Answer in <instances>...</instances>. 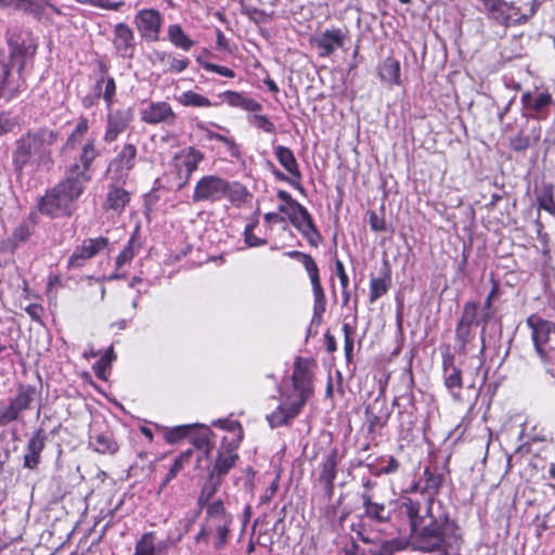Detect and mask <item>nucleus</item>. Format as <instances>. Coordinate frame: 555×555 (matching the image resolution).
<instances>
[{"label": "nucleus", "mask_w": 555, "mask_h": 555, "mask_svg": "<svg viewBox=\"0 0 555 555\" xmlns=\"http://www.w3.org/2000/svg\"><path fill=\"white\" fill-rule=\"evenodd\" d=\"M346 33L340 28L325 29L313 38L320 57H328L338 48L344 47Z\"/></svg>", "instance_id": "4468645a"}, {"label": "nucleus", "mask_w": 555, "mask_h": 555, "mask_svg": "<svg viewBox=\"0 0 555 555\" xmlns=\"http://www.w3.org/2000/svg\"><path fill=\"white\" fill-rule=\"evenodd\" d=\"M379 77L384 82L400 85V63L393 57H386L379 67Z\"/></svg>", "instance_id": "473e14b6"}, {"label": "nucleus", "mask_w": 555, "mask_h": 555, "mask_svg": "<svg viewBox=\"0 0 555 555\" xmlns=\"http://www.w3.org/2000/svg\"><path fill=\"white\" fill-rule=\"evenodd\" d=\"M366 421L370 430L383 428L390 416V410L387 405L386 397L378 395L365 409Z\"/></svg>", "instance_id": "a211bd4d"}, {"label": "nucleus", "mask_w": 555, "mask_h": 555, "mask_svg": "<svg viewBox=\"0 0 555 555\" xmlns=\"http://www.w3.org/2000/svg\"><path fill=\"white\" fill-rule=\"evenodd\" d=\"M46 446V436L41 430L36 431L27 442L26 453L24 455V466L35 469L40 463V454Z\"/></svg>", "instance_id": "a878e982"}, {"label": "nucleus", "mask_w": 555, "mask_h": 555, "mask_svg": "<svg viewBox=\"0 0 555 555\" xmlns=\"http://www.w3.org/2000/svg\"><path fill=\"white\" fill-rule=\"evenodd\" d=\"M164 546L162 543L156 545L154 532H145L137 541L133 555H158Z\"/></svg>", "instance_id": "c9c22d12"}, {"label": "nucleus", "mask_w": 555, "mask_h": 555, "mask_svg": "<svg viewBox=\"0 0 555 555\" xmlns=\"http://www.w3.org/2000/svg\"><path fill=\"white\" fill-rule=\"evenodd\" d=\"M361 500L365 516L377 522H388L391 519L392 511L396 509L399 512L396 507L397 501L391 502L389 506H386L384 503L374 502L369 493H362ZM400 500H398V502Z\"/></svg>", "instance_id": "4be33fe9"}, {"label": "nucleus", "mask_w": 555, "mask_h": 555, "mask_svg": "<svg viewBox=\"0 0 555 555\" xmlns=\"http://www.w3.org/2000/svg\"><path fill=\"white\" fill-rule=\"evenodd\" d=\"M207 524L208 528L212 529L220 526H231L232 516L227 513L221 500L214 501L207 505Z\"/></svg>", "instance_id": "cd10ccee"}, {"label": "nucleus", "mask_w": 555, "mask_h": 555, "mask_svg": "<svg viewBox=\"0 0 555 555\" xmlns=\"http://www.w3.org/2000/svg\"><path fill=\"white\" fill-rule=\"evenodd\" d=\"M338 452L333 449L321 463L318 481L331 498L334 491V480L337 474Z\"/></svg>", "instance_id": "aec40b11"}, {"label": "nucleus", "mask_w": 555, "mask_h": 555, "mask_svg": "<svg viewBox=\"0 0 555 555\" xmlns=\"http://www.w3.org/2000/svg\"><path fill=\"white\" fill-rule=\"evenodd\" d=\"M216 531L217 540L215 542V547L217 550H221L228 542V537L230 532V526H220L212 528Z\"/></svg>", "instance_id": "e2e57ef3"}, {"label": "nucleus", "mask_w": 555, "mask_h": 555, "mask_svg": "<svg viewBox=\"0 0 555 555\" xmlns=\"http://www.w3.org/2000/svg\"><path fill=\"white\" fill-rule=\"evenodd\" d=\"M389 275L385 278H372L370 281V302L373 304L384 296L389 288Z\"/></svg>", "instance_id": "a19ab883"}, {"label": "nucleus", "mask_w": 555, "mask_h": 555, "mask_svg": "<svg viewBox=\"0 0 555 555\" xmlns=\"http://www.w3.org/2000/svg\"><path fill=\"white\" fill-rule=\"evenodd\" d=\"M224 102L232 107H240L247 112H259L262 109V105L251 98H247L244 93L236 91H224L219 94Z\"/></svg>", "instance_id": "bb28decb"}, {"label": "nucleus", "mask_w": 555, "mask_h": 555, "mask_svg": "<svg viewBox=\"0 0 555 555\" xmlns=\"http://www.w3.org/2000/svg\"><path fill=\"white\" fill-rule=\"evenodd\" d=\"M129 202L130 193L116 183H113L108 185L103 208L105 210H113L115 214L120 215Z\"/></svg>", "instance_id": "b1692460"}, {"label": "nucleus", "mask_w": 555, "mask_h": 555, "mask_svg": "<svg viewBox=\"0 0 555 555\" xmlns=\"http://www.w3.org/2000/svg\"><path fill=\"white\" fill-rule=\"evenodd\" d=\"M313 292V318L321 320L326 309V297L321 283L311 285Z\"/></svg>", "instance_id": "c03bdc74"}, {"label": "nucleus", "mask_w": 555, "mask_h": 555, "mask_svg": "<svg viewBox=\"0 0 555 555\" xmlns=\"http://www.w3.org/2000/svg\"><path fill=\"white\" fill-rule=\"evenodd\" d=\"M99 152L95 149L94 140H88L81 147V152L78 157V162L73 164L69 168V172L75 176L85 173L86 177H91L89 173L90 165L98 157Z\"/></svg>", "instance_id": "393cba45"}, {"label": "nucleus", "mask_w": 555, "mask_h": 555, "mask_svg": "<svg viewBox=\"0 0 555 555\" xmlns=\"http://www.w3.org/2000/svg\"><path fill=\"white\" fill-rule=\"evenodd\" d=\"M206 156L195 146H186L178 151L169 163L170 170L177 176L178 189H183L191 180Z\"/></svg>", "instance_id": "6e6552de"}, {"label": "nucleus", "mask_w": 555, "mask_h": 555, "mask_svg": "<svg viewBox=\"0 0 555 555\" xmlns=\"http://www.w3.org/2000/svg\"><path fill=\"white\" fill-rule=\"evenodd\" d=\"M11 62L0 59V98L11 101L26 89L23 72H12Z\"/></svg>", "instance_id": "9d476101"}, {"label": "nucleus", "mask_w": 555, "mask_h": 555, "mask_svg": "<svg viewBox=\"0 0 555 555\" xmlns=\"http://www.w3.org/2000/svg\"><path fill=\"white\" fill-rule=\"evenodd\" d=\"M221 483V479L214 478V475L209 474V477L207 481L205 482L199 498H198V504L199 506H203L205 503H207L216 493L218 487Z\"/></svg>", "instance_id": "49530a36"}, {"label": "nucleus", "mask_w": 555, "mask_h": 555, "mask_svg": "<svg viewBox=\"0 0 555 555\" xmlns=\"http://www.w3.org/2000/svg\"><path fill=\"white\" fill-rule=\"evenodd\" d=\"M396 507L409 519L411 535L417 550L430 553L461 547V528L451 519L440 501L429 499L422 505L411 498L403 496L396 503Z\"/></svg>", "instance_id": "f257e3e1"}, {"label": "nucleus", "mask_w": 555, "mask_h": 555, "mask_svg": "<svg viewBox=\"0 0 555 555\" xmlns=\"http://www.w3.org/2000/svg\"><path fill=\"white\" fill-rule=\"evenodd\" d=\"M312 395V373L308 359L297 357L292 375V389H281V403L267 415L272 428L289 424Z\"/></svg>", "instance_id": "f03ea898"}, {"label": "nucleus", "mask_w": 555, "mask_h": 555, "mask_svg": "<svg viewBox=\"0 0 555 555\" xmlns=\"http://www.w3.org/2000/svg\"><path fill=\"white\" fill-rule=\"evenodd\" d=\"M192 455V451L188 450L185 452H182L173 462L170 469L168 470L167 475L165 476L160 489H164L166 485H168L172 479L177 477V475L181 472L184 464L190 461V457Z\"/></svg>", "instance_id": "79ce46f5"}, {"label": "nucleus", "mask_w": 555, "mask_h": 555, "mask_svg": "<svg viewBox=\"0 0 555 555\" xmlns=\"http://www.w3.org/2000/svg\"><path fill=\"white\" fill-rule=\"evenodd\" d=\"M295 212H292L291 223L307 238L311 246L317 247L322 240L320 232L318 231L312 216L305 206L296 205Z\"/></svg>", "instance_id": "f8f14e48"}, {"label": "nucleus", "mask_w": 555, "mask_h": 555, "mask_svg": "<svg viewBox=\"0 0 555 555\" xmlns=\"http://www.w3.org/2000/svg\"><path fill=\"white\" fill-rule=\"evenodd\" d=\"M274 155H275L276 159L279 160V163L284 167V169L292 177H294L296 180L301 179V173L299 170L298 163H297L295 155L291 149L283 146V145H278L274 149Z\"/></svg>", "instance_id": "2f4dec72"}, {"label": "nucleus", "mask_w": 555, "mask_h": 555, "mask_svg": "<svg viewBox=\"0 0 555 555\" xmlns=\"http://www.w3.org/2000/svg\"><path fill=\"white\" fill-rule=\"evenodd\" d=\"M104 80L103 100L107 109L111 111L115 102L116 82L115 79L108 75H104Z\"/></svg>", "instance_id": "3c124183"}, {"label": "nucleus", "mask_w": 555, "mask_h": 555, "mask_svg": "<svg viewBox=\"0 0 555 555\" xmlns=\"http://www.w3.org/2000/svg\"><path fill=\"white\" fill-rule=\"evenodd\" d=\"M236 460L237 454L233 450L228 448L219 450L216 463L210 474L214 475V478L217 477L222 480L223 476H225L234 466Z\"/></svg>", "instance_id": "7c9ffc66"}, {"label": "nucleus", "mask_w": 555, "mask_h": 555, "mask_svg": "<svg viewBox=\"0 0 555 555\" xmlns=\"http://www.w3.org/2000/svg\"><path fill=\"white\" fill-rule=\"evenodd\" d=\"M33 234V228L28 223H21L12 234V242L14 245L26 242Z\"/></svg>", "instance_id": "4d7b16f0"}, {"label": "nucleus", "mask_w": 555, "mask_h": 555, "mask_svg": "<svg viewBox=\"0 0 555 555\" xmlns=\"http://www.w3.org/2000/svg\"><path fill=\"white\" fill-rule=\"evenodd\" d=\"M539 208L555 216V201L550 190L544 191L538 196Z\"/></svg>", "instance_id": "13d9d810"}, {"label": "nucleus", "mask_w": 555, "mask_h": 555, "mask_svg": "<svg viewBox=\"0 0 555 555\" xmlns=\"http://www.w3.org/2000/svg\"><path fill=\"white\" fill-rule=\"evenodd\" d=\"M60 133L50 128L29 131L16 142L13 163L17 170L27 165L48 167L52 164V147L59 141Z\"/></svg>", "instance_id": "7ed1b4c3"}, {"label": "nucleus", "mask_w": 555, "mask_h": 555, "mask_svg": "<svg viewBox=\"0 0 555 555\" xmlns=\"http://www.w3.org/2000/svg\"><path fill=\"white\" fill-rule=\"evenodd\" d=\"M534 350L545 371L555 375V324L537 315L527 319Z\"/></svg>", "instance_id": "423d86ee"}, {"label": "nucleus", "mask_w": 555, "mask_h": 555, "mask_svg": "<svg viewBox=\"0 0 555 555\" xmlns=\"http://www.w3.org/2000/svg\"><path fill=\"white\" fill-rule=\"evenodd\" d=\"M159 61L164 62L167 60L169 64V70L172 73H182L185 70L190 64L189 59L182 57L178 59L176 56H172L171 54H168L166 52H160L157 54Z\"/></svg>", "instance_id": "09e8293b"}, {"label": "nucleus", "mask_w": 555, "mask_h": 555, "mask_svg": "<svg viewBox=\"0 0 555 555\" xmlns=\"http://www.w3.org/2000/svg\"><path fill=\"white\" fill-rule=\"evenodd\" d=\"M424 481H425V490L430 492V495L434 496L440 490L443 483V475L439 473L436 468L431 469L429 467L424 470ZM434 499V498H430Z\"/></svg>", "instance_id": "ea45409f"}, {"label": "nucleus", "mask_w": 555, "mask_h": 555, "mask_svg": "<svg viewBox=\"0 0 555 555\" xmlns=\"http://www.w3.org/2000/svg\"><path fill=\"white\" fill-rule=\"evenodd\" d=\"M541 137V128L535 127L529 134H525L522 131L518 132L514 138L509 140V146L515 152H524L531 145L537 143Z\"/></svg>", "instance_id": "72a5a7b5"}, {"label": "nucleus", "mask_w": 555, "mask_h": 555, "mask_svg": "<svg viewBox=\"0 0 555 555\" xmlns=\"http://www.w3.org/2000/svg\"><path fill=\"white\" fill-rule=\"evenodd\" d=\"M90 180L91 177H86L85 173H80L79 177L68 171V176L41 198L40 211L51 217L70 216Z\"/></svg>", "instance_id": "20e7f679"}, {"label": "nucleus", "mask_w": 555, "mask_h": 555, "mask_svg": "<svg viewBox=\"0 0 555 555\" xmlns=\"http://www.w3.org/2000/svg\"><path fill=\"white\" fill-rule=\"evenodd\" d=\"M196 128H197L199 131L205 132L206 138H207L208 140H217V141H219V142H221V143H222L223 139L225 138V135H223V134H221V133H218V132H215V131L210 130V129L208 128V125H207L206 122H204V121H201V120H199V121H197V122H196Z\"/></svg>", "instance_id": "338daca9"}, {"label": "nucleus", "mask_w": 555, "mask_h": 555, "mask_svg": "<svg viewBox=\"0 0 555 555\" xmlns=\"http://www.w3.org/2000/svg\"><path fill=\"white\" fill-rule=\"evenodd\" d=\"M301 263L305 267V269H306V271H307V273L309 275L311 285H315V284L321 283L320 274H319V268H318L317 262L314 261V259L310 255H307L301 260Z\"/></svg>", "instance_id": "5fc2aeb1"}, {"label": "nucleus", "mask_w": 555, "mask_h": 555, "mask_svg": "<svg viewBox=\"0 0 555 555\" xmlns=\"http://www.w3.org/2000/svg\"><path fill=\"white\" fill-rule=\"evenodd\" d=\"M335 272L339 279L341 288H347L349 286V278L345 270V266L341 260H335Z\"/></svg>", "instance_id": "69168bd1"}, {"label": "nucleus", "mask_w": 555, "mask_h": 555, "mask_svg": "<svg viewBox=\"0 0 555 555\" xmlns=\"http://www.w3.org/2000/svg\"><path fill=\"white\" fill-rule=\"evenodd\" d=\"M131 121V114L129 111H115L109 112L106 120V130L103 140L106 143H112L128 128Z\"/></svg>", "instance_id": "412c9836"}, {"label": "nucleus", "mask_w": 555, "mask_h": 555, "mask_svg": "<svg viewBox=\"0 0 555 555\" xmlns=\"http://www.w3.org/2000/svg\"><path fill=\"white\" fill-rule=\"evenodd\" d=\"M553 96L548 92H539L535 95L525 92L521 95V103L528 111L529 115L538 120L546 119L548 108L553 104Z\"/></svg>", "instance_id": "dca6fc26"}, {"label": "nucleus", "mask_w": 555, "mask_h": 555, "mask_svg": "<svg viewBox=\"0 0 555 555\" xmlns=\"http://www.w3.org/2000/svg\"><path fill=\"white\" fill-rule=\"evenodd\" d=\"M257 227V221L246 224L244 229V240L249 247H259L267 244V241L260 238L254 234V230Z\"/></svg>", "instance_id": "864d4df0"}, {"label": "nucleus", "mask_w": 555, "mask_h": 555, "mask_svg": "<svg viewBox=\"0 0 555 555\" xmlns=\"http://www.w3.org/2000/svg\"><path fill=\"white\" fill-rule=\"evenodd\" d=\"M176 100L184 107L207 108L215 105L207 96L193 90L180 93Z\"/></svg>", "instance_id": "f704fd0d"}, {"label": "nucleus", "mask_w": 555, "mask_h": 555, "mask_svg": "<svg viewBox=\"0 0 555 555\" xmlns=\"http://www.w3.org/2000/svg\"><path fill=\"white\" fill-rule=\"evenodd\" d=\"M498 292H499V285H498V283L493 282L492 289L489 293V295L487 296V298L481 307V310L483 312L487 311L488 314H490V319H492L494 315V310L492 309V301H493L494 297L498 295Z\"/></svg>", "instance_id": "0e129e2a"}, {"label": "nucleus", "mask_w": 555, "mask_h": 555, "mask_svg": "<svg viewBox=\"0 0 555 555\" xmlns=\"http://www.w3.org/2000/svg\"><path fill=\"white\" fill-rule=\"evenodd\" d=\"M461 318H463L465 322L472 323L475 326H481L482 333L491 320L490 314H488L487 311L483 312L479 305L475 301H467L464 305Z\"/></svg>", "instance_id": "c756f323"}, {"label": "nucleus", "mask_w": 555, "mask_h": 555, "mask_svg": "<svg viewBox=\"0 0 555 555\" xmlns=\"http://www.w3.org/2000/svg\"><path fill=\"white\" fill-rule=\"evenodd\" d=\"M90 447L101 454H115L119 446L109 433H93L89 438Z\"/></svg>", "instance_id": "c85d7f7f"}, {"label": "nucleus", "mask_w": 555, "mask_h": 555, "mask_svg": "<svg viewBox=\"0 0 555 555\" xmlns=\"http://www.w3.org/2000/svg\"><path fill=\"white\" fill-rule=\"evenodd\" d=\"M140 114L141 120L149 125H172L177 119V115L170 104L164 101L151 102Z\"/></svg>", "instance_id": "2eb2a0df"}, {"label": "nucleus", "mask_w": 555, "mask_h": 555, "mask_svg": "<svg viewBox=\"0 0 555 555\" xmlns=\"http://www.w3.org/2000/svg\"><path fill=\"white\" fill-rule=\"evenodd\" d=\"M16 9L29 11L31 13L44 12L47 8L52 9L59 13V10L51 4L48 0H17Z\"/></svg>", "instance_id": "a18cd8bd"}, {"label": "nucleus", "mask_w": 555, "mask_h": 555, "mask_svg": "<svg viewBox=\"0 0 555 555\" xmlns=\"http://www.w3.org/2000/svg\"><path fill=\"white\" fill-rule=\"evenodd\" d=\"M194 430V425H179L170 428H165V439L168 443L173 444L180 440L188 438Z\"/></svg>", "instance_id": "37998d69"}, {"label": "nucleus", "mask_w": 555, "mask_h": 555, "mask_svg": "<svg viewBox=\"0 0 555 555\" xmlns=\"http://www.w3.org/2000/svg\"><path fill=\"white\" fill-rule=\"evenodd\" d=\"M40 402V392L33 385H18L16 393L0 406V426L20 421L23 412L30 410Z\"/></svg>", "instance_id": "0eeeda50"}, {"label": "nucleus", "mask_w": 555, "mask_h": 555, "mask_svg": "<svg viewBox=\"0 0 555 555\" xmlns=\"http://www.w3.org/2000/svg\"><path fill=\"white\" fill-rule=\"evenodd\" d=\"M472 323H467L463 318H460L455 328V338L460 343V348L462 350L465 349L467 343L472 339Z\"/></svg>", "instance_id": "de8ad7c7"}, {"label": "nucleus", "mask_w": 555, "mask_h": 555, "mask_svg": "<svg viewBox=\"0 0 555 555\" xmlns=\"http://www.w3.org/2000/svg\"><path fill=\"white\" fill-rule=\"evenodd\" d=\"M443 382L452 396H457L463 388L462 371L455 365L453 354L442 357Z\"/></svg>", "instance_id": "5701e85b"}, {"label": "nucleus", "mask_w": 555, "mask_h": 555, "mask_svg": "<svg viewBox=\"0 0 555 555\" xmlns=\"http://www.w3.org/2000/svg\"><path fill=\"white\" fill-rule=\"evenodd\" d=\"M248 196L249 193L242 183L217 175H205L194 185L192 202L215 204L227 198L231 204L240 206Z\"/></svg>", "instance_id": "39448f33"}, {"label": "nucleus", "mask_w": 555, "mask_h": 555, "mask_svg": "<svg viewBox=\"0 0 555 555\" xmlns=\"http://www.w3.org/2000/svg\"><path fill=\"white\" fill-rule=\"evenodd\" d=\"M108 244L105 237L86 238L81 245L77 246L68 259V266L72 268L81 267L86 260L93 258L102 251Z\"/></svg>", "instance_id": "ddd939ff"}, {"label": "nucleus", "mask_w": 555, "mask_h": 555, "mask_svg": "<svg viewBox=\"0 0 555 555\" xmlns=\"http://www.w3.org/2000/svg\"><path fill=\"white\" fill-rule=\"evenodd\" d=\"M249 122L266 133H274L276 130L274 124L266 115L254 114L249 117Z\"/></svg>", "instance_id": "603ef678"}, {"label": "nucleus", "mask_w": 555, "mask_h": 555, "mask_svg": "<svg viewBox=\"0 0 555 555\" xmlns=\"http://www.w3.org/2000/svg\"><path fill=\"white\" fill-rule=\"evenodd\" d=\"M140 249L141 242L139 241L137 235L133 234L128 241L127 245L124 247V249L117 256L115 262L116 269L121 270L126 264L130 263L134 256L140 251Z\"/></svg>", "instance_id": "4c0bfd02"}, {"label": "nucleus", "mask_w": 555, "mask_h": 555, "mask_svg": "<svg viewBox=\"0 0 555 555\" xmlns=\"http://www.w3.org/2000/svg\"><path fill=\"white\" fill-rule=\"evenodd\" d=\"M112 359H113V348L109 347L108 350L106 351V353L93 365L95 375L99 378H104L103 372L111 364Z\"/></svg>", "instance_id": "680f3d73"}, {"label": "nucleus", "mask_w": 555, "mask_h": 555, "mask_svg": "<svg viewBox=\"0 0 555 555\" xmlns=\"http://www.w3.org/2000/svg\"><path fill=\"white\" fill-rule=\"evenodd\" d=\"M137 158V146L126 143L108 166L111 179L116 182H124L129 172L133 169Z\"/></svg>", "instance_id": "9b49d317"}, {"label": "nucleus", "mask_w": 555, "mask_h": 555, "mask_svg": "<svg viewBox=\"0 0 555 555\" xmlns=\"http://www.w3.org/2000/svg\"><path fill=\"white\" fill-rule=\"evenodd\" d=\"M27 314L36 322H41V317L43 314V308L38 304H30L25 308Z\"/></svg>", "instance_id": "774afa93"}, {"label": "nucleus", "mask_w": 555, "mask_h": 555, "mask_svg": "<svg viewBox=\"0 0 555 555\" xmlns=\"http://www.w3.org/2000/svg\"><path fill=\"white\" fill-rule=\"evenodd\" d=\"M8 44L10 49L9 57H3L7 62H11V66L18 68V72H24L26 60L35 54V47L30 43H26L20 38L11 36L8 38Z\"/></svg>", "instance_id": "6ab92c4d"}, {"label": "nucleus", "mask_w": 555, "mask_h": 555, "mask_svg": "<svg viewBox=\"0 0 555 555\" xmlns=\"http://www.w3.org/2000/svg\"><path fill=\"white\" fill-rule=\"evenodd\" d=\"M113 35V46L117 54L124 59H131L135 50V38L131 27L126 23H118Z\"/></svg>", "instance_id": "f3484780"}, {"label": "nucleus", "mask_w": 555, "mask_h": 555, "mask_svg": "<svg viewBox=\"0 0 555 555\" xmlns=\"http://www.w3.org/2000/svg\"><path fill=\"white\" fill-rule=\"evenodd\" d=\"M211 430L206 426L198 424L194 425V430L191 433L190 440L197 449H204L206 453L209 452V436Z\"/></svg>", "instance_id": "58836bf2"}, {"label": "nucleus", "mask_w": 555, "mask_h": 555, "mask_svg": "<svg viewBox=\"0 0 555 555\" xmlns=\"http://www.w3.org/2000/svg\"><path fill=\"white\" fill-rule=\"evenodd\" d=\"M167 35L168 40L178 49L190 51L194 46V41L185 35L184 30L179 24L169 25Z\"/></svg>", "instance_id": "e433bc0d"}, {"label": "nucleus", "mask_w": 555, "mask_h": 555, "mask_svg": "<svg viewBox=\"0 0 555 555\" xmlns=\"http://www.w3.org/2000/svg\"><path fill=\"white\" fill-rule=\"evenodd\" d=\"M89 129V122L87 118H81L77 125L75 126L73 132L67 139L66 145L70 149H75L78 143H80L82 137L87 133Z\"/></svg>", "instance_id": "8fccbe9b"}, {"label": "nucleus", "mask_w": 555, "mask_h": 555, "mask_svg": "<svg viewBox=\"0 0 555 555\" xmlns=\"http://www.w3.org/2000/svg\"><path fill=\"white\" fill-rule=\"evenodd\" d=\"M197 62L207 72L216 73V74L221 75L227 78H233L235 76L234 70L229 67H224V66L217 65V64H214L210 62L202 61L201 57L197 59Z\"/></svg>", "instance_id": "6e6d98bb"}, {"label": "nucleus", "mask_w": 555, "mask_h": 555, "mask_svg": "<svg viewBox=\"0 0 555 555\" xmlns=\"http://www.w3.org/2000/svg\"><path fill=\"white\" fill-rule=\"evenodd\" d=\"M83 3L89 4L91 7L101 8V9L111 10V11H118L125 5L124 1L113 2L109 0H85Z\"/></svg>", "instance_id": "052dcab7"}, {"label": "nucleus", "mask_w": 555, "mask_h": 555, "mask_svg": "<svg viewBox=\"0 0 555 555\" xmlns=\"http://www.w3.org/2000/svg\"><path fill=\"white\" fill-rule=\"evenodd\" d=\"M164 18L156 9H142L134 15V26L140 37L146 42L159 40Z\"/></svg>", "instance_id": "1a4fd4ad"}, {"label": "nucleus", "mask_w": 555, "mask_h": 555, "mask_svg": "<svg viewBox=\"0 0 555 555\" xmlns=\"http://www.w3.org/2000/svg\"><path fill=\"white\" fill-rule=\"evenodd\" d=\"M343 332H344V340H345V346H344L345 353H346L347 360L349 361L351 359L352 351H353V344H354L353 334H354V328L350 324L344 323Z\"/></svg>", "instance_id": "bf43d9fd"}]
</instances>
